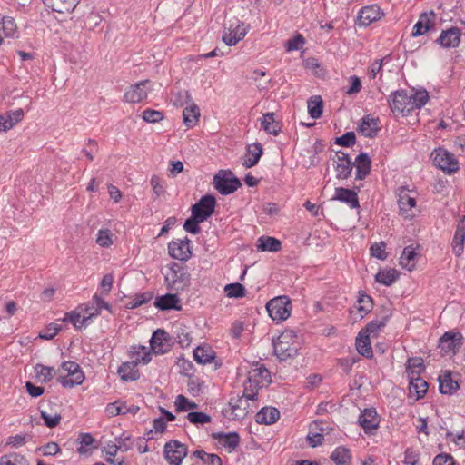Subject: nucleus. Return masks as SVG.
I'll list each match as a JSON object with an SVG mask.
<instances>
[{"label": "nucleus", "mask_w": 465, "mask_h": 465, "mask_svg": "<svg viewBox=\"0 0 465 465\" xmlns=\"http://www.w3.org/2000/svg\"><path fill=\"white\" fill-rule=\"evenodd\" d=\"M213 438L217 440L218 443L228 450L229 452L234 450L240 443V436L237 432H218L213 433Z\"/></svg>", "instance_id": "nucleus-29"}, {"label": "nucleus", "mask_w": 465, "mask_h": 465, "mask_svg": "<svg viewBox=\"0 0 465 465\" xmlns=\"http://www.w3.org/2000/svg\"><path fill=\"white\" fill-rule=\"evenodd\" d=\"M411 99V95L405 90L400 89L390 95L388 104L394 114L407 115L413 111Z\"/></svg>", "instance_id": "nucleus-7"}, {"label": "nucleus", "mask_w": 465, "mask_h": 465, "mask_svg": "<svg viewBox=\"0 0 465 465\" xmlns=\"http://www.w3.org/2000/svg\"><path fill=\"white\" fill-rule=\"evenodd\" d=\"M408 379L410 394H415L416 400L422 398L428 391V383L418 375L416 371H411Z\"/></svg>", "instance_id": "nucleus-24"}, {"label": "nucleus", "mask_w": 465, "mask_h": 465, "mask_svg": "<svg viewBox=\"0 0 465 465\" xmlns=\"http://www.w3.org/2000/svg\"><path fill=\"white\" fill-rule=\"evenodd\" d=\"M84 312H80L77 308L74 311L66 312L63 318L64 322H71L76 330H82L84 327L90 324L88 320L85 318Z\"/></svg>", "instance_id": "nucleus-40"}, {"label": "nucleus", "mask_w": 465, "mask_h": 465, "mask_svg": "<svg viewBox=\"0 0 465 465\" xmlns=\"http://www.w3.org/2000/svg\"><path fill=\"white\" fill-rule=\"evenodd\" d=\"M398 205L401 215L405 218L413 216L411 210L416 206V200L408 194L404 187L400 188Z\"/></svg>", "instance_id": "nucleus-25"}, {"label": "nucleus", "mask_w": 465, "mask_h": 465, "mask_svg": "<svg viewBox=\"0 0 465 465\" xmlns=\"http://www.w3.org/2000/svg\"><path fill=\"white\" fill-rule=\"evenodd\" d=\"M358 422L366 433H373V431L379 427L380 423V419L376 410L373 408L363 410L359 416Z\"/></svg>", "instance_id": "nucleus-16"}, {"label": "nucleus", "mask_w": 465, "mask_h": 465, "mask_svg": "<svg viewBox=\"0 0 465 465\" xmlns=\"http://www.w3.org/2000/svg\"><path fill=\"white\" fill-rule=\"evenodd\" d=\"M337 164L335 166L336 178L339 180L347 179L353 169L354 163L351 161L349 155L341 151L336 153Z\"/></svg>", "instance_id": "nucleus-20"}, {"label": "nucleus", "mask_w": 465, "mask_h": 465, "mask_svg": "<svg viewBox=\"0 0 465 465\" xmlns=\"http://www.w3.org/2000/svg\"><path fill=\"white\" fill-rule=\"evenodd\" d=\"M247 381L249 385H245V387L248 388V391H251L253 389L258 393L260 388L271 382L270 371L263 364L254 362L248 371Z\"/></svg>", "instance_id": "nucleus-4"}, {"label": "nucleus", "mask_w": 465, "mask_h": 465, "mask_svg": "<svg viewBox=\"0 0 465 465\" xmlns=\"http://www.w3.org/2000/svg\"><path fill=\"white\" fill-rule=\"evenodd\" d=\"M187 446L177 440H173L165 443L163 455L170 465H181L183 460L187 455Z\"/></svg>", "instance_id": "nucleus-10"}, {"label": "nucleus", "mask_w": 465, "mask_h": 465, "mask_svg": "<svg viewBox=\"0 0 465 465\" xmlns=\"http://www.w3.org/2000/svg\"><path fill=\"white\" fill-rule=\"evenodd\" d=\"M104 452H105V455L107 456L105 460L110 463L111 465H123L124 460L123 459H114V457L117 454L118 449H116L115 445H113V442L108 443L104 448Z\"/></svg>", "instance_id": "nucleus-53"}, {"label": "nucleus", "mask_w": 465, "mask_h": 465, "mask_svg": "<svg viewBox=\"0 0 465 465\" xmlns=\"http://www.w3.org/2000/svg\"><path fill=\"white\" fill-rule=\"evenodd\" d=\"M308 113L313 119H318L322 114V100L321 96H313L307 103Z\"/></svg>", "instance_id": "nucleus-49"}, {"label": "nucleus", "mask_w": 465, "mask_h": 465, "mask_svg": "<svg viewBox=\"0 0 465 465\" xmlns=\"http://www.w3.org/2000/svg\"><path fill=\"white\" fill-rule=\"evenodd\" d=\"M94 442V438L89 433H84L80 435V446L77 448V451L80 454H86L90 450V447Z\"/></svg>", "instance_id": "nucleus-58"}, {"label": "nucleus", "mask_w": 465, "mask_h": 465, "mask_svg": "<svg viewBox=\"0 0 465 465\" xmlns=\"http://www.w3.org/2000/svg\"><path fill=\"white\" fill-rule=\"evenodd\" d=\"M280 418V411L274 407H263L255 415V420L259 424L271 425Z\"/></svg>", "instance_id": "nucleus-33"}, {"label": "nucleus", "mask_w": 465, "mask_h": 465, "mask_svg": "<svg viewBox=\"0 0 465 465\" xmlns=\"http://www.w3.org/2000/svg\"><path fill=\"white\" fill-rule=\"evenodd\" d=\"M213 185L221 194L228 195L237 191L242 183L231 171H220L213 177Z\"/></svg>", "instance_id": "nucleus-5"}, {"label": "nucleus", "mask_w": 465, "mask_h": 465, "mask_svg": "<svg viewBox=\"0 0 465 465\" xmlns=\"http://www.w3.org/2000/svg\"><path fill=\"white\" fill-rule=\"evenodd\" d=\"M215 206V197L211 194H206L192 206V214L203 222L213 213Z\"/></svg>", "instance_id": "nucleus-12"}, {"label": "nucleus", "mask_w": 465, "mask_h": 465, "mask_svg": "<svg viewBox=\"0 0 465 465\" xmlns=\"http://www.w3.org/2000/svg\"><path fill=\"white\" fill-rule=\"evenodd\" d=\"M174 404L176 407V411L180 412L187 411L188 410L196 409L198 407V405L195 402L189 401L183 395H178L175 399Z\"/></svg>", "instance_id": "nucleus-56"}, {"label": "nucleus", "mask_w": 465, "mask_h": 465, "mask_svg": "<svg viewBox=\"0 0 465 465\" xmlns=\"http://www.w3.org/2000/svg\"><path fill=\"white\" fill-rule=\"evenodd\" d=\"M263 153L262 146L260 143H255L247 147V152L242 157V165L245 168L255 166Z\"/></svg>", "instance_id": "nucleus-31"}, {"label": "nucleus", "mask_w": 465, "mask_h": 465, "mask_svg": "<svg viewBox=\"0 0 465 465\" xmlns=\"http://www.w3.org/2000/svg\"><path fill=\"white\" fill-rule=\"evenodd\" d=\"M155 307L162 311L176 310L181 311V300L177 294L167 293L156 298L154 302Z\"/></svg>", "instance_id": "nucleus-27"}, {"label": "nucleus", "mask_w": 465, "mask_h": 465, "mask_svg": "<svg viewBox=\"0 0 465 465\" xmlns=\"http://www.w3.org/2000/svg\"><path fill=\"white\" fill-rule=\"evenodd\" d=\"M96 243L101 247H109L113 244L112 234L108 229H101L97 232Z\"/></svg>", "instance_id": "nucleus-60"}, {"label": "nucleus", "mask_w": 465, "mask_h": 465, "mask_svg": "<svg viewBox=\"0 0 465 465\" xmlns=\"http://www.w3.org/2000/svg\"><path fill=\"white\" fill-rule=\"evenodd\" d=\"M463 336L459 331H447L439 340L443 355H455L462 346Z\"/></svg>", "instance_id": "nucleus-11"}, {"label": "nucleus", "mask_w": 465, "mask_h": 465, "mask_svg": "<svg viewBox=\"0 0 465 465\" xmlns=\"http://www.w3.org/2000/svg\"><path fill=\"white\" fill-rule=\"evenodd\" d=\"M169 334L163 329H157L150 340L151 349L155 354H163L170 349Z\"/></svg>", "instance_id": "nucleus-19"}, {"label": "nucleus", "mask_w": 465, "mask_h": 465, "mask_svg": "<svg viewBox=\"0 0 465 465\" xmlns=\"http://www.w3.org/2000/svg\"><path fill=\"white\" fill-rule=\"evenodd\" d=\"M436 15L434 11L420 14L418 22L413 26L412 36H420L432 29L435 25Z\"/></svg>", "instance_id": "nucleus-22"}, {"label": "nucleus", "mask_w": 465, "mask_h": 465, "mask_svg": "<svg viewBox=\"0 0 465 465\" xmlns=\"http://www.w3.org/2000/svg\"><path fill=\"white\" fill-rule=\"evenodd\" d=\"M130 353L132 361H136L137 365L139 363L147 364L151 361L150 352L145 346H132Z\"/></svg>", "instance_id": "nucleus-44"}, {"label": "nucleus", "mask_w": 465, "mask_h": 465, "mask_svg": "<svg viewBox=\"0 0 465 465\" xmlns=\"http://www.w3.org/2000/svg\"><path fill=\"white\" fill-rule=\"evenodd\" d=\"M416 255L417 254L411 246L405 247L401 256L400 257V264L408 271H412L415 268L413 261Z\"/></svg>", "instance_id": "nucleus-47"}, {"label": "nucleus", "mask_w": 465, "mask_h": 465, "mask_svg": "<svg viewBox=\"0 0 465 465\" xmlns=\"http://www.w3.org/2000/svg\"><path fill=\"white\" fill-rule=\"evenodd\" d=\"M383 13L378 5H370L362 7L358 14L359 25L368 26L380 20Z\"/></svg>", "instance_id": "nucleus-17"}, {"label": "nucleus", "mask_w": 465, "mask_h": 465, "mask_svg": "<svg viewBox=\"0 0 465 465\" xmlns=\"http://www.w3.org/2000/svg\"><path fill=\"white\" fill-rule=\"evenodd\" d=\"M423 370V360L421 358L415 357L408 360L406 365V373L408 377L411 371H416L418 375H420Z\"/></svg>", "instance_id": "nucleus-59"}, {"label": "nucleus", "mask_w": 465, "mask_h": 465, "mask_svg": "<svg viewBox=\"0 0 465 465\" xmlns=\"http://www.w3.org/2000/svg\"><path fill=\"white\" fill-rule=\"evenodd\" d=\"M35 372L37 381L42 383L49 382L55 375V371L53 367L43 364H36L35 366Z\"/></svg>", "instance_id": "nucleus-46"}, {"label": "nucleus", "mask_w": 465, "mask_h": 465, "mask_svg": "<svg viewBox=\"0 0 465 465\" xmlns=\"http://www.w3.org/2000/svg\"><path fill=\"white\" fill-rule=\"evenodd\" d=\"M224 292L229 298H241L245 295V288L238 282L227 284Z\"/></svg>", "instance_id": "nucleus-52"}, {"label": "nucleus", "mask_w": 465, "mask_h": 465, "mask_svg": "<svg viewBox=\"0 0 465 465\" xmlns=\"http://www.w3.org/2000/svg\"><path fill=\"white\" fill-rule=\"evenodd\" d=\"M62 369L66 372V375L60 376L58 381L64 388H74V386L82 384L84 381V372L76 362H64Z\"/></svg>", "instance_id": "nucleus-6"}, {"label": "nucleus", "mask_w": 465, "mask_h": 465, "mask_svg": "<svg viewBox=\"0 0 465 465\" xmlns=\"http://www.w3.org/2000/svg\"><path fill=\"white\" fill-rule=\"evenodd\" d=\"M433 163L446 173H453L459 170V163L453 153L445 149L438 148L432 153Z\"/></svg>", "instance_id": "nucleus-8"}, {"label": "nucleus", "mask_w": 465, "mask_h": 465, "mask_svg": "<svg viewBox=\"0 0 465 465\" xmlns=\"http://www.w3.org/2000/svg\"><path fill=\"white\" fill-rule=\"evenodd\" d=\"M399 272L395 269L381 270L375 275V281L385 286L392 285L399 278Z\"/></svg>", "instance_id": "nucleus-43"}, {"label": "nucleus", "mask_w": 465, "mask_h": 465, "mask_svg": "<svg viewBox=\"0 0 465 465\" xmlns=\"http://www.w3.org/2000/svg\"><path fill=\"white\" fill-rule=\"evenodd\" d=\"M439 383L440 391L442 394H452L460 388L458 381L452 380L450 373L440 377Z\"/></svg>", "instance_id": "nucleus-41"}, {"label": "nucleus", "mask_w": 465, "mask_h": 465, "mask_svg": "<svg viewBox=\"0 0 465 465\" xmlns=\"http://www.w3.org/2000/svg\"><path fill=\"white\" fill-rule=\"evenodd\" d=\"M135 362L134 361H127L119 366L117 372L122 380L133 381L139 379L140 374Z\"/></svg>", "instance_id": "nucleus-35"}, {"label": "nucleus", "mask_w": 465, "mask_h": 465, "mask_svg": "<svg viewBox=\"0 0 465 465\" xmlns=\"http://www.w3.org/2000/svg\"><path fill=\"white\" fill-rule=\"evenodd\" d=\"M331 200L344 203L348 204L351 209L360 207L358 193L354 190L343 187H337L335 188V193Z\"/></svg>", "instance_id": "nucleus-23"}, {"label": "nucleus", "mask_w": 465, "mask_h": 465, "mask_svg": "<svg viewBox=\"0 0 465 465\" xmlns=\"http://www.w3.org/2000/svg\"><path fill=\"white\" fill-rule=\"evenodd\" d=\"M356 136L354 132H347L340 137H337L335 143L344 147H351L355 144Z\"/></svg>", "instance_id": "nucleus-64"}, {"label": "nucleus", "mask_w": 465, "mask_h": 465, "mask_svg": "<svg viewBox=\"0 0 465 465\" xmlns=\"http://www.w3.org/2000/svg\"><path fill=\"white\" fill-rule=\"evenodd\" d=\"M165 280L175 289H179L177 284L186 285L189 283L190 275L185 269L178 264L173 263L170 267V272L166 275Z\"/></svg>", "instance_id": "nucleus-18"}, {"label": "nucleus", "mask_w": 465, "mask_h": 465, "mask_svg": "<svg viewBox=\"0 0 465 465\" xmlns=\"http://www.w3.org/2000/svg\"><path fill=\"white\" fill-rule=\"evenodd\" d=\"M188 420L193 424H204L211 421V417L204 412L192 411L187 414Z\"/></svg>", "instance_id": "nucleus-62"}, {"label": "nucleus", "mask_w": 465, "mask_h": 465, "mask_svg": "<svg viewBox=\"0 0 465 465\" xmlns=\"http://www.w3.org/2000/svg\"><path fill=\"white\" fill-rule=\"evenodd\" d=\"M0 465H29V461L24 455L12 452L0 458Z\"/></svg>", "instance_id": "nucleus-48"}, {"label": "nucleus", "mask_w": 465, "mask_h": 465, "mask_svg": "<svg viewBox=\"0 0 465 465\" xmlns=\"http://www.w3.org/2000/svg\"><path fill=\"white\" fill-rule=\"evenodd\" d=\"M45 6L60 14L72 13L80 0H43Z\"/></svg>", "instance_id": "nucleus-26"}, {"label": "nucleus", "mask_w": 465, "mask_h": 465, "mask_svg": "<svg viewBox=\"0 0 465 465\" xmlns=\"http://www.w3.org/2000/svg\"><path fill=\"white\" fill-rule=\"evenodd\" d=\"M168 252L173 259L188 261L192 256L191 241L187 237L173 240L168 243Z\"/></svg>", "instance_id": "nucleus-13"}, {"label": "nucleus", "mask_w": 465, "mask_h": 465, "mask_svg": "<svg viewBox=\"0 0 465 465\" xmlns=\"http://www.w3.org/2000/svg\"><path fill=\"white\" fill-rule=\"evenodd\" d=\"M356 348L358 352L368 358L371 359L373 356L372 348L371 345V340L370 336L367 334H364L362 331H359L358 336L356 338Z\"/></svg>", "instance_id": "nucleus-39"}, {"label": "nucleus", "mask_w": 465, "mask_h": 465, "mask_svg": "<svg viewBox=\"0 0 465 465\" xmlns=\"http://www.w3.org/2000/svg\"><path fill=\"white\" fill-rule=\"evenodd\" d=\"M465 242V227L462 222H460L457 225L453 240H452V250L457 256H460L463 253Z\"/></svg>", "instance_id": "nucleus-38"}, {"label": "nucleus", "mask_w": 465, "mask_h": 465, "mask_svg": "<svg viewBox=\"0 0 465 465\" xmlns=\"http://www.w3.org/2000/svg\"><path fill=\"white\" fill-rule=\"evenodd\" d=\"M150 84L149 80L140 81L128 87L124 93V101L132 104L140 103L146 99L148 94L147 85Z\"/></svg>", "instance_id": "nucleus-14"}, {"label": "nucleus", "mask_w": 465, "mask_h": 465, "mask_svg": "<svg viewBox=\"0 0 465 465\" xmlns=\"http://www.w3.org/2000/svg\"><path fill=\"white\" fill-rule=\"evenodd\" d=\"M411 97L413 111L417 108L424 106L429 100L428 92L425 90L416 92L415 94H411Z\"/></svg>", "instance_id": "nucleus-57"}, {"label": "nucleus", "mask_w": 465, "mask_h": 465, "mask_svg": "<svg viewBox=\"0 0 465 465\" xmlns=\"http://www.w3.org/2000/svg\"><path fill=\"white\" fill-rule=\"evenodd\" d=\"M266 309L273 321L282 322L291 314V300L287 296L275 297L267 302Z\"/></svg>", "instance_id": "nucleus-3"}, {"label": "nucleus", "mask_w": 465, "mask_h": 465, "mask_svg": "<svg viewBox=\"0 0 465 465\" xmlns=\"http://www.w3.org/2000/svg\"><path fill=\"white\" fill-rule=\"evenodd\" d=\"M272 345L274 354L280 361L294 358L300 349L297 334L293 330L282 331L276 340H272Z\"/></svg>", "instance_id": "nucleus-1"}, {"label": "nucleus", "mask_w": 465, "mask_h": 465, "mask_svg": "<svg viewBox=\"0 0 465 465\" xmlns=\"http://www.w3.org/2000/svg\"><path fill=\"white\" fill-rule=\"evenodd\" d=\"M461 31L460 28L453 26L447 30H443L436 40L443 48H455L460 43Z\"/></svg>", "instance_id": "nucleus-15"}, {"label": "nucleus", "mask_w": 465, "mask_h": 465, "mask_svg": "<svg viewBox=\"0 0 465 465\" xmlns=\"http://www.w3.org/2000/svg\"><path fill=\"white\" fill-rule=\"evenodd\" d=\"M391 315L392 312L391 308L384 309L381 314H380L375 320L371 321L364 329L361 330V331L369 336L371 334L377 335L386 326Z\"/></svg>", "instance_id": "nucleus-21"}, {"label": "nucleus", "mask_w": 465, "mask_h": 465, "mask_svg": "<svg viewBox=\"0 0 465 465\" xmlns=\"http://www.w3.org/2000/svg\"><path fill=\"white\" fill-rule=\"evenodd\" d=\"M194 360L201 364L210 363L214 359V352L210 349L197 347L193 351Z\"/></svg>", "instance_id": "nucleus-51"}, {"label": "nucleus", "mask_w": 465, "mask_h": 465, "mask_svg": "<svg viewBox=\"0 0 465 465\" xmlns=\"http://www.w3.org/2000/svg\"><path fill=\"white\" fill-rule=\"evenodd\" d=\"M104 309L111 312V305L105 302L99 294L94 293L92 300L86 303L80 304L77 310L84 312V315L91 323L94 318L101 314L102 310Z\"/></svg>", "instance_id": "nucleus-9"}, {"label": "nucleus", "mask_w": 465, "mask_h": 465, "mask_svg": "<svg viewBox=\"0 0 465 465\" xmlns=\"http://www.w3.org/2000/svg\"><path fill=\"white\" fill-rule=\"evenodd\" d=\"M262 128L269 134L278 135L281 131V124L275 119L274 113H266L261 118Z\"/></svg>", "instance_id": "nucleus-36"}, {"label": "nucleus", "mask_w": 465, "mask_h": 465, "mask_svg": "<svg viewBox=\"0 0 465 465\" xmlns=\"http://www.w3.org/2000/svg\"><path fill=\"white\" fill-rule=\"evenodd\" d=\"M357 302L359 303L357 310L361 312V319L363 318L364 315L370 312L373 308L372 298L365 293H360Z\"/></svg>", "instance_id": "nucleus-50"}, {"label": "nucleus", "mask_w": 465, "mask_h": 465, "mask_svg": "<svg viewBox=\"0 0 465 465\" xmlns=\"http://www.w3.org/2000/svg\"><path fill=\"white\" fill-rule=\"evenodd\" d=\"M351 456L349 449L340 446L337 447L331 454V460L336 465H349Z\"/></svg>", "instance_id": "nucleus-45"}, {"label": "nucleus", "mask_w": 465, "mask_h": 465, "mask_svg": "<svg viewBox=\"0 0 465 465\" xmlns=\"http://www.w3.org/2000/svg\"><path fill=\"white\" fill-rule=\"evenodd\" d=\"M200 117V109L199 107L193 102L188 104L183 112V124L188 127L192 128L199 121Z\"/></svg>", "instance_id": "nucleus-37"}, {"label": "nucleus", "mask_w": 465, "mask_h": 465, "mask_svg": "<svg viewBox=\"0 0 465 465\" xmlns=\"http://www.w3.org/2000/svg\"><path fill=\"white\" fill-rule=\"evenodd\" d=\"M386 244L383 242H376L370 248L371 256L376 257L379 260H385L387 258V252L385 251Z\"/></svg>", "instance_id": "nucleus-63"}, {"label": "nucleus", "mask_w": 465, "mask_h": 465, "mask_svg": "<svg viewBox=\"0 0 465 465\" xmlns=\"http://www.w3.org/2000/svg\"><path fill=\"white\" fill-rule=\"evenodd\" d=\"M258 250L264 252H278L282 248L280 240L271 236H262L258 239Z\"/></svg>", "instance_id": "nucleus-42"}, {"label": "nucleus", "mask_w": 465, "mask_h": 465, "mask_svg": "<svg viewBox=\"0 0 465 465\" xmlns=\"http://www.w3.org/2000/svg\"><path fill=\"white\" fill-rule=\"evenodd\" d=\"M354 166L356 167V180L365 179L371 167V160L366 153H361L355 159Z\"/></svg>", "instance_id": "nucleus-32"}, {"label": "nucleus", "mask_w": 465, "mask_h": 465, "mask_svg": "<svg viewBox=\"0 0 465 465\" xmlns=\"http://www.w3.org/2000/svg\"><path fill=\"white\" fill-rule=\"evenodd\" d=\"M305 44V38L301 35L297 34L294 37L290 38L285 43V48L287 51L300 50Z\"/></svg>", "instance_id": "nucleus-61"}, {"label": "nucleus", "mask_w": 465, "mask_h": 465, "mask_svg": "<svg viewBox=\"0 0 465 465\" xmlns=\"http://www.w3.org/2000/svg\"><path fill=\"white\" fill-rule=\"evenodd\" d=\"M380 120L378 117H373L370 114L362 117L359 126L360 132L366 137L373 138L378 134Z\"/></svg>", "instance_id": "nucleus-28"}, {"label": "nucleus", "mask_w": 465, "mask_h": 465, "mask_svg": "<svg viewBox=\"0 0 465 465\" xmlns=\"http://www.w3.org/2000/svg\"><path fill=\"white\" fill-rule=\"evenodd\" d=\"M173 105L176 107H182L186 104H190L193 103L191 94L188 90H180L174 94V98L173 100Z\"/></svg>", "instance_id": "nucleus-55"}, {"label": "nucleus", "mask_w": 465, "mask_h": 465, "mask_svg": "<svg viewBox=\"0 0 465 465\" xmlns=\"http://www.w3.org/2000/svg\"><path fill=\"white\" fill-rule=\"evenodd\" d=\"M257 400V392L253 389L251 391L244 388L242 396L231 397L228 406L223 410V413L229 420H242L249 413V401Z\"/></svg>", "instance_id": "nucleus-2"}, {"label": "nucleus", "mask_w": 465, "mask_h": 465, "mask_svg": "<svg viewBox=\"0 0 465 465\" xmlns=\"http://www.w3.org/2000/svg\"><path fill=\"white\" fill-rule=\"evenodd\" d=\"M24 115V111L21 108L0 115V132L10 130L15 124L22 121Z\"/></svg>", "instance_id": "nucleus-30"}, {"label": "nucleus", "mask_w": 465, "mask_h": 465, "mask_svg": "<svg viewBox=\"0 0 465 465\" xmlns=\"http://www.w3.org/2000/svg\"><path fill=\"white\" fill-rule=\"evenodd\" d=\"M41 417L45 421V425L48 428H55L62 419L59 413H48L46 410H41Z\"/></svg>", "instance_id": "nucleus-54"}, {"label": "nucleus", "mask_w": 465, "mask_h": 465, "mask_svg": "<svg viewBox=\"0 0 465 465\" xmlns=\"http://www.w3.org/2000/svg\"><path fill=\"white\" fill-rule=\"evenodd\" d=\"M246 35V30L243 25H237L234 30L231 28H225L223 35V41L228 46L235 45L240 40H242Z\"/></svg>", "instance_id": "nucleus-34"}]
</instances>
